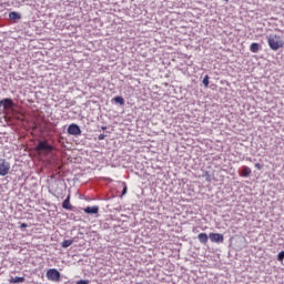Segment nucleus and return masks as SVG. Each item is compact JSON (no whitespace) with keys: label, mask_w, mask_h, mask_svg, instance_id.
<instances>
[{"label":"nucleus","mask_w":284,"mask_h":284,"mask_svg":"<svg viewBox=\"0 0 284 284\" xmlns=\"http://www.w3.org/2000/svg\"><path fill=\"white\" fill-rule=\"evenodd\" d=\"M267 43H268V48H271V50H273L274 52H276V50H281V48L284 47L283 39L281 38V36H276V34L268 36Z\"/></svg>","instance_id":"f257e3e1"},{"label":"nucleus","mask_w":284,"mask_h":284,"mask_svg":"<svg viewBox=\"0 0 284 284\" xmlns=\"http://www.w3.org/2000/svg\"><path fill=\"white\" fill-rule=\"evenodd\" d=\"M47 278L53 283H59L61 281V273L57 268H49L47 271Z\"/></svg>","instance_id":"f03ea898"},{"label":"nucleus","mask_w":284,"mask_h":284,"mask_svg":"<svg viewBox=\"0 0 284 284\" xmlns=\"http://www.w3.org/2000/svg\"><path fill=\"white\" fill-rule=\"evenodd\" d=\"M54 148L48 141H40L36 146V152H52Z\"/></svg>","instance_id":"7ed1b4c3"},{"label":"nucleus","mask_w":284,"mask_h":284,"mask_svg":"<svg viewBox=\"0 0 284 284\" xmlns=\"http://www.w3.org/2000/svg\"><path fill=\"white\" fill-rule=\"evenodd\" d=\"M10 172V164L6 159H0V176H6Z\"/></svg>","instance_id":"20e7f679"},{"label":"nucleus","mask_w":284,"mask_h":284,"mask_svg":"<svg viewBox=\"0 0 284 284\" xmlns=\"http://www.w3.org/2000/svg\"><path fill=\"white\" fill-rule=\"evenodd\" d=\"M0 108H3V110H12L14 108V102L10 98H4L0 100Z\"/></svg>","instance_id":"39448f33"},{"label":"nucleus","mask_w":284,"mask_h":284,"mask_svg":"<svg viewBox=\"0 0 284 284\" xmlns=\"http://www.w3.org/2000/svg\"><path fill=\"white\" fill-rule=\"evenodd\" d=\"M209 239L211 243H223L225 241V237L221 233H210Z\"/></svg>","instance_id":"423d86ee"},{"label":"nucleus","mask_w":284,"mask_h":284,"mask_svg":"<svg viewBox=\"0 0 284 284\" xmlns=\"http://www.w3.org/2000/svg\"><path fill=\"white\" fill-rule=\"evenodd\" d=\"M68 134H71L72 136H80L81 128H79L78 124H70L68 128Z\"/></svg>","instance_id":"0eeeda50"},{"label":"nucleus","mask_w":284,"mask_h":284,"mask_svg":"<svg viewBox=\"0 0 284 284\" xmlns=\"http://www.w3.org/2000/svg\"><path fill=\"white\" fill-rule=\"evenodd\" d=\"M210 240V236H207V233H200L197 235V241L202 243V245H207V241Z\"/></svg>","instance_id":"6e6552de"},{"label":"nucleus","mask_w":284,"mask_h":284,"mask_svg":"<svg viewBox=\"0 0 284 284\" xmlns=\"http://www.w3.org/2000/svg\"><path fill=\"white\" fill-rule=\"evenodd\" d=\"M83 212H85V214H99V206H88L83 209Z\"/></svg>","instance_id":"1a4fd4ad"},{"label":"nucleus","mask_w":284,"mask_h":284,"mask_svg":"<svg viewBox=\"0 0 284 284\" xmlns=\"http://www.w3.org/2000/svg\"><path fill=\"white\" fill-rule=\"evenodd\" d=\"M250 174H252V169H250V166H243L242 171L240 173V176L247 179V176H250Z\"/></svg>","instance_id":"9d476101"},{"label":"nucleus","mask_w":284,"mask_h":284,"mask_svg":"<svg viewBox=\"0 0 284 284\" xmlns=\"http://www.w3.org/2000/svg\"><path fill=\"white\" fill-rule=\"evenodd\" d=\"M63 210H72V204H70V195L62 203Z\"/></svg>","instance_id":"9b49d317"},{"label":"nucleus","mask_w":284,"mask_h":284,"mask_svg":"<svg viewBox=\"0 0 284 284\" xmlns=\"http://www.w3.org/2000/svg\"><path fill=\"white\" fill-rule=\"evenodd\" d=\"M9 283H12V284L26 283V277H11L9 278Z\"/></svg>","instance_id":"f8f14e48"},{"label":"nucleus","mask_w":284,"mask_h":284,"mask_svg":"<svg viewBox=\"0 0 284 284\" xmlns=\"http://www.w3.org/2000/svg\"><path fill=\"white\" fill-rule=\"evenodd\" d=\"M251 52L256 53L261 50V44L253 42L250 47Z\"/></svg>","instance_id":"ddd939ff"},{"label":"nucleus","mask_w":284,"mask_h":284,"mask_svg":"<svg viewBox=\"0 0 284 284\" xmlns=\"http://www.w3.org/2000/svg\"><path fill=\"white\" fill-rule=\"evenodd\" d=\"M9 18L13 21H17V20L21 19V14H19L18 12H10Z\"/></svg>","instance_id":"4468645a"},{"label":"nucleus","mask_w":284,"mask_h":284,"mask_svg":"<svg viewBox=\"0 0 284 284\" xmlns=\"http://www.w3.org/2000/svg\"><path fill=\"white\" fill-rule=\"evenodd\" d=\"M113 101L115 103H119L120 105H125V100L123 99V97H115Z\"/></svg>","instance_id":"2eb2a0df"},{"label":"nucleus","mask_w":284,"mask_h":284,"mask_svg":"<svg viewBox=\"0 0 284 284\" xmlns=\"http://www.w3.org/2000/svg\"><path fill=\"white\" fill-rule=\"evenodd\" d=\"M72 243H74V241H72V240H64L62 242V247H70V245H72Z\"/></svg>","instance_id":"dca6fc26"},{"label":"nucleus","mask_w":284,"mask_h":284,"mask_svg":"<svg viewBox=\"0 0 284 284\" xmlns=\"http://www.w3.org/2000/svg\"><path fill=\"white\" fill-rule=\"evenodd\" d=\"M202 82L205 85V88H209L210 87V75H205Z\"/></svg>","instance_id":"f3484780"},{"label":"nucleus","mask_w":284,"mask_h":284,"mask_svg":"<svg viewBox=\"0 0 284 284\" xmlns=\"http://www.w3.org/2000/svg\"><path fill=\"white\" fill-rule=\"evenodd\" d=\"M277 261H281V262L284 261V251H282V252H280V253L277 254Z\"/></svg>","instance_id":"a211bd4d"},{"label":"nucleus","mask_w":284,"mask_h":284,"mask_svg":"<svg viewBox=\"0 0 284 284\" xmlns=\"http://www.w3.org/2000/svg\"><path fill=\"white\" fill-rule=\"evenodd\" d=\"M125 194H128V185H125V182H123L122 196H125Z\"/></svg>","instance_id":"6ab92c4d"},{"label":"nucleus","mask_w":284,"mask_h":284,"mask_svg":"<svg viewBox=\"0 0 284 284\" xmlns=\"http://www.w3.org/2000/svg\"><path fill=\"white\" fill-rule=\"evenodd\" d=\"M77 284H90V281L88 280H80L77 282Z\"/></svg>","instance_id":"aec40b11"},{"label":"nucleus","mask_w":284,"mask_h":284,"mask_svg":"<svg viewBox=\"0 0 284 284\" xmlns=\"http://www.w3.org/2000/svg\"><path fill=\"white\" fill-rule=\"evenodd\" d=\"M255 168L256 170H263V165H261V163H255Z\"/></svg>","instance_id":"412c9836"},{"label":"nucleus","mask_w":284,"mask_h":284,"mask_svg":"<svg viewBox=\"0 0 284 284\" xmlns=\"http://www.w3.org/2000/svg\"><path fill=\"white\" fill-rule=\"evenodd\" d=\"M98 139H99V141H103V140L105 139V134H100V135L98 136Z\"/></svg>","instance_id":"4be33fe9"},{"label":"nucleus","mask_w":284,"mask_h":284,"mask_svg":"<svg viewBox=\"0 0 284 284\" xmlns=\"http://www.w3.org/2000/svg\"><path fill=\"white\" fill-rule=\"evenodd\" d=\"M20 227H21V229H23V227H28V224L22 223V224L20 225Z\"/></svg>","instance_id":"5701e85b"},{"label":"nucleus","mask_w":284,"mask_h":284,"mask_svg":"<svg viewBox=\"0 0 284 284\" xmlns=\"http://www.w3.org/2000/svg\"><path fill=\"white\" fill-rule=\"evenodd\" d=\"M102 130H108V126H102Z\"/></svg>","instance_id":"b1692460"},{"label":"nucleus","mask_w":284,"mask_h":284,"mask_svg":"<svg viewBox=\"0 0 284 284\" xmlns=\"http://www.w3.org/2000/svg\"><path fill=\"white\" fill-rule=\"evenodd\" d=\"M225 1V3H230V0H224Z\"/></svg>","instance_id":"393cba45"},{"label":"nucleus","mask_w":284,"mask_h":284,"mask_svg":"<svg viewBox=\"0 0 284 284\" xmlns=\"http://www.w3.org/2000/svg\"><path fill=\"white\" fill-rule=\"evenodd\" d=\"M139 284H143V283H139Z\"/></svg>","instance_id":"a878e982"}]
</instances>
